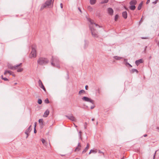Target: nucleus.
<instances>
[{
    "label": "nucleus",
    "instance_id": "f257e3e1",
    "mask_svg": "<svg viewBox=\"0 0 159 159\" xmlns=\"http://www.w3.org/2000/svg\"><path fill=\"white\" fill-rule=\"evenodd\" d=\"M51 64L53 67L60 68V61L58 58L56 56H52L51 60Z\"/></svg>",
    "mask_w": 159,
    "mask_h": 159
},
{
    "label": "nucleus",
    "instance_id": "f03ea898",
    "mask_svg": "<svg viewBox=\"0 0 159 159\" xmlns=\"http://www.w3.org/2000/svg\"><path fill=\"white\" fill-rule=\"evenodd\" d=\"M54 0H47L45 3L42 4L40 8V10H43L44 8L52 7L53 6V3Z\"/></svg>",
    "mask_w": 159,
    "mask_h": 159
},
{
    "label": "nucleus",
    "instance_id": "7ed1b4c3",
    "mask_svg": "<svg viewBox=\"0 0 159 159\" xmlns=\"http://www.w3.org/2000/svg\"><path fill=\"white\" fill-rule=\"evenodd\" d=\"M22 65V63L17 65H16L13 66L11 64H9L8 65V67L9 68L12 70H16L17 69V71L18 72H21L23 71V69L22 68L20 67Z\"/></svg>",
    "mask_w": 159,
    "mask_h": 159
},
{
    "label": "nucleus",
    "instance_id": "20e7f679",
    "mask_svg": "<svg viewBox=\"0 0 159 159\" xmlns=\"http://www.w3.org/2000/svg\"><path fill=\"white\" fill-rule=\"evenodd\" d=\"M90 30L91 31V34L93 37L96 38L98 37V32L94 29V27H93L91 25L89 26Z\"/></svg>",
    "mask_w": 159,
    "mask_h": 159
},
{
    "label": "nucleus",
    "instance_id": "39448f33",
    "mask_svg": "<svg viewBox=\"0 0 159 159\" xmlns=\"http://www.w3.org/2000/svg\"><path fill=\"white\" fill-rule=\"evenodd\" d=\"M137 3V1L136 0H132L129 2L130 5L129 8L131 10H134L136 8L135 5Z\"/></svg>",
    "mask_w": 159,
    "mask_h": 159
},
{
    "label": "nucleus",
    "instance_id": "423d86ee",
    "mask_svg": "<svg viewBox=\"0 0 159 159\" xmlns=\"http://www.w3.org/2000/svg\"><path fill=\"white\" fill-rule=\"evenodd\" d=\"M36 53L35 48L33 47H32V51L29 57L30 58L35 57H36Z\"/></svg>",
    "mask_w": 159,
    "mask_h": 159
},
{
    "label": "nucleus",
    "instance_id": "0eeeda50",
    "mask_svg": "<svg viewBox=\"0 0 159 159\" xmlns=\"http://www.w3.org/2000/svg\"><path fill=\"white\" fill-rule=\"evenodd\" d=\"M49 61L48 60L44 57H40V65H45L47 64Z\"/></svg>",
    "mask_w": 159,
    "mask_h": 159
},
{
    "label": "nucleus",
    "instance_id": "6e6552de",
    "mask_svg": "<svg viewBox=\"0 0 159 159\" xmlns=\"http://www.w3.org/2000/svg\"><path fill=\"white\" fill-rule=\"evenodd\" d=\"M82 99V100L84 101L89 102L93 104H94V101L88 97L84 96L83 97Z\"/></svg>",
    "mask_w": 159,
    "mask_h": 159
},
{
    "label": "nucleus",
    "instance_id": "1a4fd4ad",
    "mask_svg": "<svg viewBox=\"0 0 159 159\" xmlns=\"http://www.w3.org/2000/svg\"><path fill=\"white\" fill-rule=\"evenodd\" d=\"M31 125H30L25 130V134L27 135L26 139L27 138L29 135V133L31 131Z\"/></svg>",
    "mask_w": 159,
    "mask_h": 159
},
{
    "label": "nucleus",
    "instance_id": "9d476101",
    "mask_svg": "<svg viewBox=\"0 0 159 159\" xmlns=\"http://www.w3.org/2000/svg\"><path fill=\"white\" fill-rule=\"evenodd\" d=\"M65 116L68 119L73 121H75L76 120V119L75 117L73 116L72 114H71L70 116H69L66 115Z\"/></svg>",
    "mask_w": 159,
    "mask_h": 159
},
{
    "label": "nucleus",
    "instance_id": "9b49d317",
    "mask_svg": "<svg viewBox=\"0 0 159 159\" xmlns=\"http://www.w3.org/2000/svg\"><path fill=\"white\" fill-rule=\"evenodd\" d=\"M107 10L108 14L110 15H113L114 11L111 8H108L107 9Z\"/></svg>",
    "mask_w": 159,
    "mask_h": 159
},
{
    "label": "nucleus",
    "instance_id": "f8f14e48",
    "mask_svg": "<svg viewBox=\"0 0 159 159\" xmlns=\"http://www.w3.org/2000/svg\"><path fill=\"white\" fill-rule=\"evenodd\" d=\"M7 73H9L10 75H12L13 76H15V75L13 74V72L10 70H6L4 73L5 75H6Z\"/></svg>",
    "mask_w": 159,
    "mask_h": 159
},
{
    "label": "nucleus",
    "instance_id": "ddd939ff",
    "mask_svg": "<svg viewBox=\"0 0 159 159\" xmlns=\"http://www.w3.org/2000/svg\"><path fill=\"white\" fill-rule=\"evenodd\" d=\"M89 143H88L87 144V146L86 148H85L84 149L83 151H82V153H84L85 152H86L88 149L89 148Z\"/></svg>",
    "mask_w": 159,
    "mask_h": 159
},
{
    "label": "nucleus",
    "instance_id": "4468645a",
    "mask_svg": "<svg viewBox=\"0 0 159 159\" xmlns=\"http://www.w3.org/2000/svg\"><path fill=\"white\" fill-rule=\"evenodd\" d=\"M143 62V61L142 59L136 60L135 61V63L137 66H138L140 63H142Z\"/></svg>",
    "mask_w": 159,
    "mask_h": 159
},
{
    "label": "nucleus",
    "instance_id": "2eb2a0df",
    "mask_svg": "<svg viewBox=\"0 0 159 159\" xmlns=\"http://www.w3.org/2000/svg\"><path fill=\"white\" fill-rule=\"evenodd\" d=\"M122 15L123 17L125 19H126L127 17V13L126 11H124L122 13Z\"/></svg>",
    "mask_w": 159,
    "mask_h": 159
},
{
    "label": "nucleus",
    "instance_id": "dca6fc26",
    "mask_svg": "<svg viewBox=\"0 0 159 159\" xmlns=\"http://www.w3.org/2000/svg\"><path fill=\"white\" fill-rule=\"evenodd\" d=\"M49 111L47 110H46V111L44 113V114L43 115V117H47L48 116V115L49 114Z\"/></svg>",
    "mask_w": 159,
    "mask_h": 159
},
{
    "label": "nucleus",
    "instance_id": "f3484780",
    "mask_svg": "<svg viewBox=\"0 0 159 159\" xmlns=\"http://www.w3.org/2000/svg\"><path fill=\"white\" fill-rule=\"evenodd\" d=\"M40 88L42 89L45 92H46V89L44 87L43 83L41 82V81L40 80Z\"/></svg>",
    "mask_w": 159,
    "mask_h": 159
},
{
    "label": "nucleus",
    "instance_id": "a211bd4d",
    "mask_svg": "<svg viewBox=\"0 0 159 159\" xmlns=\"http://www.w3.org/2000/svg\"><path fill=\"white\" fill-rule=\"evenodd\" d=\"M135 72H136L137 73H138V71L136 69H132L130 71V72L131 74L134 73Z\"/></svg>",
    "mask_w": 159,
    "mask_h": 159
},
{
    "label": "nucleus",
    "instance_id": "6ab92c4d",
    "mask_svg": "<svg viewBox=\"0 0 159 159\" xmlns=\"http://www.w3.org/2000/svg\"><path fill=\"white\" fill-rule=\"evenodd\" d=\"M143 4V2H141L139 5L138 7V10H140L141 9Z\"/></svg>",
    "mask_w": 159,
    "mask_h": 159
},
{
    "label": "nucleus",
    "instance_id": "aec40b11",
    "mask_svg": "<svg viewBox=\"0 0 159 159\" xmlns=\"http://www.w3.org/2000/svg\"><path fill=\"white\" fill-rule=\"evenodd\" d=\"M113 58L116 60H119L122 59V57L118 56H115L113 57Z\"/></svg>",
    "mask_w": 159,
    "mask_h": 159
},
{
    "label": "nucleus",
    "instance_id": "412c9836",
    "mask_svg": "<svg viewBox=\"0 0 159 159\" xmlns=\"http://www.w3.org/2000/svg\"><path fill=\"white\" fill-rule=\"evenodd\" d=\"M41 140L42 141V142L43 144L45 146H46V145L47 144V143H46V141L45 140L43 139H42Z\"/></svg>",
    "mask_w": 159,
    "mask_h": 159
},
{
    "label": "nucleus",
    "instance_id": "4be33fe9",
    "mask_svg": "<svg viewBox=\"0 0 159 159\" xmlns=\"http://www.w3.org/2000/svg\"><path fill=\"white\" fill-rule=\"evenodd\" d=\"M84 41L85 43L84 44V49H85L88 47V42H86V41L85 40Z\"/></svg>",
    "mask_w": 159,
    "mask_h": 159
},
{
    "label": "nucleus",
    "instance_id": "5701e85b",
    "mask_svg": "<svg viewBox=\"0 0 159 159\" xmlns=\"http://www.w3.org/2000/svg\"><path fill=\"white\" fill-rule=\"evenodd\" d=\"M90 1L91 5H94L96 2V0H90Z\"/></svg>",
    "mask_w": 159,
    "mask_h": 159
},
{
    "label": "nucleus",
    "instance_id": "b1692460",
    "mask_svg": "<svg viewBox=\"0 0 159 159\" xmlns=\"http://www.w3.org/2000/svg\"><path fill=\"white\" fill-rule=\"evenodd\" d=\"M91 151H92V153H96L97 152V149H91Z\"/></svg>",
    "mask_w": 159,
    "mask_h": 159
},
{
    "label": "nucleus",
    "instance_id": "393cba45",
    "mask_svg": "<svg viewBox=\"0 0 159 159\" xmlns=\"http://www.w3.org/2000/svg\"><path fill=\"white\" fill-rule=\"evenodd\" d=\"M108 2V0H103L101 2V4L107 3Z\"/></svg>",
    "mask_w": 159,
    "mask_h": 159
},
{
    "label": "nucleus",
    "instance_id": "a878e982",
    "mask_svg": "<svg viewBox=\"0 0 159 159\" xmlns=\"http://www.w3.org/2000/svg\"><path fill=\"white\" fill-rule=\"evenodd\" d=\"M88 9L90 11H91L93 10V8L92 7L90 6H88L87 7Z\"/></svg>",
    "mask_w": 159,
    "mask_h": 159
},
{
    "label": "nucleus",
    "instance_id": "bb28decb",
    "mask_svg": "<svg viewBox=\"0 0 159 159\" xmlns=\"http://www.w3.org/2000/svg\"><path fill=\"white\" fill-rule=\"evenodd\" d=\"M85 93V91L84 90L82 89L79 91V94L80 95L81 93Z\"/></svg>",
    "mask_w": 159,
    "mask_h": 159
},
{
    "label": "nucleus",
    "instance_id": "cd10ccee",
    "mask_svg": "<svg viewBox=\"0 0 159 159\" xmlns=\"http://www.w3.org/2000/svg\"><path fill=\"white\" fill-rule=\"evenodd\" d=\"M36 125V122H35L34 123V133H36L37 132V131H36V130L35 128Z\"/></svg>",
    "mask_w": 159,
    "mask_h": 159
},
{
    "label": "nucleus",
    "instance_id": "c85d7f7f",
    "mask_svg": "<svg viewBox=\"0 0 159 159\" xmlns=\"http://www.w3.org/2000/svg\"><path fill=\"white\" fill-rule=\"evenodd\" d=\"M43 120L42 119H40V128H42L43 127H41V125H43Z\"/></svg>",
    "mask_w": 159,
    "mask_h": 159
},
{
    "label": "nucleus",
    "instance_id": "c756f323",
    "mask_svg": "<svg viewBox=\"0 0 159 159\" xmlns=\"http://www.w3.org/2000/svg\"><path fill=\"white\" fill-rule=\"evenodd\" d=\"M119 17V16L117 14H116L115 15V16L114 20L115 21H116L117 20V19Z\"/></svg>",
    "mask_w": 159,
    "mask_h": 159
},
{
    "label": "nucleus",
    "instance_id": "7c9ffc66",
    "mask_svg": "<svg viewBox=\"0 0 159 159\" xmlns=\"http://www.w3.org/2000/svg\"><path fill=\"white\" fill-rule=\"evenodd\" d=\"M80 148H79V147H77L75 148V149L74 150V151L75 152L77 151H80Z\"/></svg>",
    "mask_w": 159,
    "mask_h": 159
},
{
    "label": "nucleus",
    "instance_id": "2f4dec72",
    "mask_svg": "<svg viewBox=\"0 0 159 159\" xmlns=\"http://www.w3.org/2000/svg\"><path fill=\"white\" fill-rule=\"evenodd\" d=\"M89 21L90 22L91 24V25H91V26H92L93 27H94L93 25V24H94V23H93V21H92L90 19L89 20Z\"/></svg>",
    "mask_w": 159,
    "mask_h": 159
},
{
    "label": "nucleus",
    "instance_id": "473e14b6",
    "mask_svg": "<svg viewBox=\"0 0 159 159\" xmlns=\"http://www.w3.org/2000/svg\"><path fill=\"white\" fill-rule=\"evenodd\" d=\"M1 77H2V79L5 81H8L9 80L8 79H7V78H6V77H4V78L3 77V76L2 75L1 76Z\"/></svg>",
    "mask_w": 159,
    "mask_h": 159
},
{
    "label": "nucleus",
    "instance_id": "72a5a7b5",
    "mask_svg": "<svg viewBox=\"0 0 159 159\" xmlns=\"http://www.w3.org/2000/svg\"><path fill=\"white\" fill-rule=\"evenodd\" d=\"M44 102L48 104L49 103V101L48 98H47L44 100Z\"/></svg>",
    "mask_w": 159,
    "mask_h": 159
},
{
    "label": "nucleus",
    "instance_id": "f704fd0d",
    "mask_svg": "<svg viewBox=\"0 0 159 159\" xmlns=\"http://www.w3.org/2000/svg\"><path fill=\"white\" fill-rule=\"evenodd\" d=\"M125 65L126 66H127V65H129V66L130 67H132V66L128 62H126L125 63Z\"/></svg>",
    "mask_w": 159,
    "mask_h": 159
},
{
    "label": "nucleus",
    "instance_id": "c9c22d12",
    "mask_svg": "<svg viewBox=\"0 0 159 159\" xmlns=\"http://www.w3.org/2000/svg\"><path fill=\"white\" fill-rule=\"evenodd\" d=\"M87 123L85 122L84 124V128L85 129H86L87 128Z\"/></svg>",
    "mask_w": 159,
    "mask_h": 159
},
{
    "label": "nucleus",
    "instance_id": "e433bc0d",
    "mask_svg": "<svg viewBox=\"0 0 159 159\" xmlns=\"http://www.w3.org/2000/svg\"><path fill=\"white\" fill-rule=\"evenodd\" d=\"M98 153H102L104 155V153L103 152H102V151H100V150H98Z\"/></svg>",
    "mask_w": 159,
    "mask_h": 159
},
{
    "label": "nucleus",
    "instance_id": "4c0bfd02",
    "mask_svg": "<svg viewBox=\"0 0 159 159\" xmlns=\"http://www.w3.org/2000/svg\"><path fill=\"white\" fill-rule=\"evenodd\" d=\"M158 0H156L155 1L152 2V3L154 4H156L158 2Z\"/></svg>",
    "mask_w": 159,
    "mask_h": 159
},
{
    "label": "nucleus",
    "instance_id": "58836bf2",
    "mask_svg": "<svg viewBox=\"0 0 159 159\" xmlns=\"http://www.w3.org/2000/svg\"><path fill=\"white\" fill-rule=\"evenodd\" d=\"M157 151H156L154 154V155H153V159H155V156H156V152H157Z\"/></svg>",
    "mask_w": 159,
    "mask_h": 159
},
{
    "label": "nucleus",
    "instance_id": "ea45409f",
    "mask_svg": "<svg viewBox=\"0 0 159 159\" xmlns=\"http://www.w3.org/2000/svg\"><path fill=\"white\" fill-rule=\"evenodd\" d=\"M82 133V132L81 131H80V132H79V133H80V134H79V137H80V138L81 139V133Z\"/></svg>",
    "mask_w": 159,
    "mask_h": 159
},
{
    "label": "nucleus",
    "instance_id": "a19ab883",
    "mask_svg": "<svg viewBox=\"0 0 159 159\" xmlns=\"http://www.w3.org/2000/svg\"><path fill=\"white\" fill-rule=\"evenodd\" d=\"M77 147H80V148L81 147V145L79 142L78 143V144Z\"/></svg>",
    "mask_w": 159,
    "mask_h": 159
},
{
    "label": "nucleus",
    "instance_id": "79ce46f5",
    "mask_svg": "<svg viewBox=\"0 0 159 159\" xmlns=\"http://www.w3.org/2000/svg\"><path fill=\"white\" fill-rule=\"evenodd\" d=\"M78 9L80 11V13H82V11H81L80 8V7H78Z\"/></svg>",
    "mask_w": 159,
    "mask_h": 159
},
{
    "label": "nucleus",
    "instance_id": "37998d69",
    "mask_svg": "<svg viewBox=\"0 0 159 159\" xmlns=\"http://www.w3.org/2000/svg\"><path fill=\"white\" fill-rule=\"evenodd\" d=\"M95 107V106L93 105V106H91V107L90 108H91V109H93V108H94V107Z\"/></svg>",
    "mask_w": 159,
    "mask_h": 159
},
{
    "label": "nucleus",
    "instance_id": "c03bdc74",
    "mask_svg": "<svg viewBox=\"0 0 159 159\" xmlns=\"http://www.w3.org/2000/svg\"><path fill=\"white\" fill-rule=\"evenodd\" d=\"M88 86L87 85H86L85 86V89L86 90H88Z\"/></svg>",
    "mask_w": 159,
    "mask_h": 159
},
{
    "label": "nucleus",
    "instance_id": "a18cd8bd",
    "mask_svg": "<svg viewBox=\"0 0 159 159\" xmlns=\"http://www.w3.org/2000/svg\"><path fill=\"white\" fill-rule=\"evenodd\" d=\"M150 2V0H147L146 4H148Z\"/></svg>",
    "mask_w": 159,
    "mask_h": 159
},
{
    "label": "nucleus",
    "instance_id": "49530a36",
    "mask_svg": "<svg viewBox=\"0 0 159 159\" xmlns=\"http://www.w3.org/2000/svg\"><path fill=\"white\" fill-rule=\"evenodd\" d=\"M37 62L38 64H40V58L38 60Z\"/></svg>",
    "mask_w": 159,
    "mask_h": 159
},
{
    "label": "nucleus",
    "instance_id": "de8ad7c7",
    "mask_svg": "<svg viewBox=\"0 0 159 159\" xmlns=\"http://www.w3.org/2000/svg\"><path fill=\"white\" fill-rule=\"evenodd\" d=\"M127 59H124V62H125V63L127 62Z\"/></svg>",
    "mask_w": 159,
    "mask_h": 159
},
{
    "label": "nucleus",
    "instance_id": "09e8293b",
    "mask_svg": "<svg viewBox=\"0 0 159 159\" xmlns=\"http://www.w3.org/2000/svg\"><path fill=\"white\" fill-rule=\"evenodd\" d=\"M60 6H61V8H63V5H62V3H61L60 4Z\"/></svg>",
    "mask_w": 159,
    "mask_h": 159
},
{
    "label": "nucleus",
    "instance_id": "8fccbe9b",
    "mask_svg": "<svg viewBox=\"0 0 159 159\" xmlns=\"http://www.w3.org/2000/svg\"><path fill=\"white\" fill-rule=\"evenodd\" d=\"M38 103L40 104V98H39L38 99Z\"/></svg>",
    "mask_w": 159,
    "mask_h": 159
},
{
    "label": "nucleus",
    "instance_id": "3c124183",
    "mask_svg": "<svg viewBox=\"0 0 159 159\" xmlns=\"http://www.w3.org/2000/svg\"><path fill=\"white\" fill-rule=\"evenodd\" d=\"M94 24L95 25V26H99L97 24H96V23H94Z\"/></svg>",
    "mask_w": 159,
    "mask_h": 159
},
{
    "label": "nucleus",
    "instance_id": "603ef678",
    "mask_svg": "<svg viewBox=\"0 0 159 159\" xmlns=\"http://www.w3.org/2000/svg\"><path fill=\"white\" fill-rule=\"evenodd\" d=\"M143 136L144 137H146L147 136V134H144Z\"/></svg>",
    "mask_w": 159,
    "mask_h": 159
},
{
    "label": "nucleus",
    "instance_id": "864d4df0",
    "mask_svg": "<svg viewBox=\"0 0 159 159\" xmlns=\"http://www.w3.org/2000/svg\"><path fill=\"white\" fill-rule=\"evenodd\" d=\"M91 153H92V151H91V150H90V152L89 153V154H90Z\"/></svg>",
    "mask_w": 159,
    "mask_h": 159
},
{
    "label": "nucleus",
    "instance_id": "5fc2aeb1",
    "mask_svg": "<svg viewBox=\"0 0 159 159\" xmlns=\"http://www.w3.org/2000/svg\"><path fill=\"white\" fill-rule=\"evenodd\" d=\"M142 18L141 19V20H140V22H139V24H140V23H141V22H142Z\"/></svg>",
    "mask_w": 159,
    "mask_h": 159
},
{
    "label": "nucleus",
    "instance_id": "6e6d98bb",
    "mask_svg": "<svg viewBox=\"0 0 159 159\" xmlns=\"http://www.w3.org/2000/svg\"><path fill=\"white\" fill-rule=\"evenodd\" d=\"M38 84H39V85L40 86V79L38 80Z\"/></svg>",
    "mask_w": 159,
    "mask_h": 159
},
{
    "label": "nucleus",
    "instance_id": "4d7b16f0",
    "mask_svg": "<svg viewBox=\"0 0 159 159\" xmlns=\"http://www.w3.org/2000/svg\"><path fill=\"white\" fill-rule=\"evenodd\" d=\"M60 155L61 156H65V155H62V154H60Z\"/></svg>",
    "mask_w": 159,
    "mask_h": 159
},
{
    "label": "nucleus",
    "instance_id": "13d9d810",
    "mask_svg": "<svg viewBox=\"0 0 159 159\" xmlns=\"http://www.w3.org/2000/svg\"><path fill=\"white\" fill-rule=\"evenodd\" d=\"M42 101L41 99H40V104L42 103Z\"/></svg>",
    "mask_w": 159,
    "mask_h": 159
},
{
    "label": "nucleus",
    "instance_id": "bf43d9fd",
    "mask_svg": "<svg viewBox=\"0 0 159 159\" xmlns=\"http://www.w3.org/2000/svg\"><path fill=\"white\" fill-rule=\"evenodd\" d=\"M125 9H126V10H128V8H126V7H125Z\"/></svg>",
    "mask_w": 159,
    "mask_h": 159
},
{
    "label": "nucleus",
    "instance_id": "052dcab7",
    "mask_svg": "<svg viewBox=\"0 0 159 159\" xmlns=\"http://www.w3.org/2000/svg\"><path fill=\"white\" fill-rule=\"evenodd\" d=\"M142 39H147V38H144V37H143V38H141Z\"/></svg>",
    "mask_w": 159,
    "mask_h": 159
},
{
    "label": "nucleus",
    "instance_id": "680f3d73",
    "mask_svg": "<svg viewBox=\"0 0 159 159\" xmlns=\"http://www.w3.org/2000/svg\"><path fill=\"white\" fill-rule=\"evenodd\" d=\"M92 121H94V118H92Z\"/></svg>",
    "mask_w": 159,
    "mask_h": 159
},
{
    "label": "nucleus",
    "instance_id": "e2e57ef3",
    "mask_svg": "<svg viewBox=\"0 0 159 159\" xmlns=\"http://www.w3.org/2000/svg\"><path fill=\"white\" fill-rule=\"evenodd\" d=\"M157 129H159V127H157Z\"/></svg>",
    "mask_w": 159,
    "mask_h": 159
},
{
    "label": "nucleus",
    "instance_id": "0e129e2a",
    "mask_svg": "<svg viewBox=\"0 0 159 159\" xmlns=\"http://www.w3.org/2000/svg\"><path fill=\"white\" fill-rule=\"evenodd\" d=\"M38 121L39 122V123H40V119H39L38 120Z\"/></svg>",
    "mask_w": 159,
    "mask_h": 159
},
{
    "label": "nucleus",
    "instance_id": "69168bd1",
    "mask_svg": "<svg viewBox=\"0 0 159 159\" xmlns=\"http://www.w3.org/2000/svg\"><path fill=\"white\" fill-rule=\"evenodd\" d=\"M157 45L159 46V42L157 43Z\"/></svg>",
    "mask_w": 159,
    "mask_h": 159
},
{
    "label": "nucleus",
    "instance_id": "338daca9",
    "mask_svg": "<svg viewBox=\"0 0 159 159\" xmlns=\"http://www.w3.org/2000/svg\"><path fill=\"white\" fill-rule=\"evenodd\" d=\"M96 124H97V125L98 124V121L97 122Z\"/></svg>",
    "mask_w": 159,
    "mask_h": 159
},
{
    "label": "nucleus",
    "instance_id": "774afa93",
    "mask_svg": "<svg viewBox=\"0 0 159 159\" xmlns=\"http://www.w3.org/2000/svg\"><path fill=\"white\" fill-rule=\"evenodd\" d=\"M15 85H16V84H17V83H15Z\"/></svg>",
    "mask_w": 159,
    "mask_h": 159
}]
</instances>
